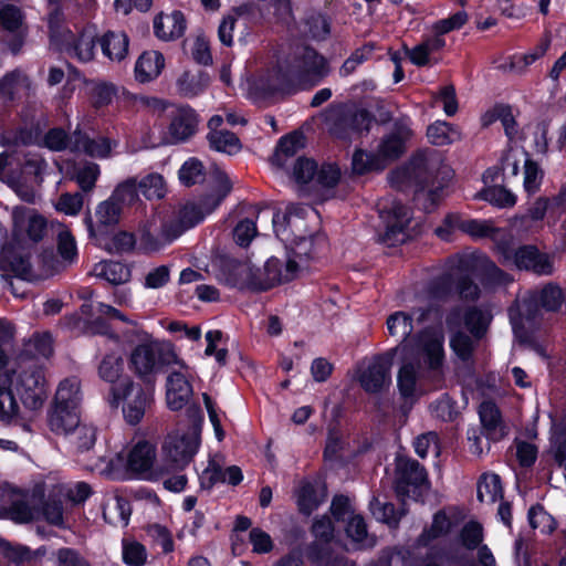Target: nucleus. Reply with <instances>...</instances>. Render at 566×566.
<instances>
[{"mask_svg":"<svg viewBox=\"0 0 566 566\" xmlns=\"http://www.w3.org/2000/svg\"><path fill=\"white\" fill-rule=\"evenodd\" d=\"M328 61L316 50L303 46L276 56L247 80V94L255 103L276 94L293 93L318 85L328 74Z\"/></svg>","mask_w":566,"mask_h":566,"instance_id":"nucleus-1","label":"nucleus"},{"mask_svg":"<svg viewBox=\"0 0 566 566\" xmlns=\"http://www.w3.org/2000/svg\"><path fill=\"white\" fill-rule=\"evenodd\" d=\"M310 217L312 219L316 217V213L310 207L294 203L286 206L284 212L277 211L272 214L276 237L301 261H310L315 256L314 242L321 240L318 235H314L308 227Z\"/></svg>","mask_w":566,"mask_h":566,"instance_id":"nucleus-2","label":"nucleus"},{"mask_svg":"<svg viewBox=\"0 0 566 566\" xmlns=\"http://www.w3.org/2000/svg\"><path fill=\"white\" fill-rule=\"evenodd\" d=\"M411 175L419 185L416 200L426 211H432L443 198V191L452 178L451 168L438 151L415 156L410 164Z\"/></svg>","mask_w":566,"mask_h":566,"instance_id":"nucleus-3","label":"nucleus"},{"mask_svg":"<svg viewBox=\"0 0 566 566\" xmlns=\"http://www.w3.org/2000/svg\"><path fill=\"white\" fill-rule=\"evenodd\" d=\"M410 119L401 117L395 120L392 129L385 135L373 151L356 150L353 155V170L363 175L384 170L389 164L402 156L406 143L411 138Z\"/></svg>","mask_w":566,"mask_h":566,"instance_id":"nucleus-4","label":"nucleus"},{"mask_svg":"<svg viewBox=\"0 0 566 566\" xmlns=\"http://www.w3.org/2000/svg\"><path fill=\"white\" fill-rule=\"evenodd\" d=\"M178 354L170 343H161L155 338L138 344L128 355V367L144 384H155L163 368L172 367Z\"/></svg>","mask_w":566,"mask_h":566,"instance_id":"nucleus-5","label":"nucleus"},{"mask_svg":"<svg viewBox=\"0 0 566 566\" xmlns=\"http://www.w3.org/2000/svg\"><path fill=\"white\" fill-rule=\"evenodd\" d=\"M214 178L218 184V189L198 202H187L182 206L175 218L166 221L171 226V231L179 238L185 231L193 228L201 222L206 216L210 214L221 203L232 189V184L226 172L217 170Z\"/></svg>","mask_w":566,"mask_h":566,"instance_id":"nucleus-6","label":"nucleus"},{"mask_svg":"<svg viewBox=\"0 0 566 566\" xmlns=\"http://www.w3.org/2000/svg\"><path fill=\"white\" fill-rule=\"evenodd\" d=\"M374 116L355 104H333L325 112L327 130L336 138L350 140L368 133Z\"/></svg>","mask_w":566,"mask_h":566,"instance_id":"nucleus-7","label":"nucleus"},{"mask_svg":"<svg viewBox=\"0 0 566 566\" xmlns=\"http://www.w3.org/2000/svg\"><path fill=\"white\" fill-rule=\"evenodd\" d=\"M154 385H142L126 377L111 388L109 403L112 407L122 403L125 420L130 424H137L154 402Z\"/></svg>","mask_w":566,"mask_h":566,"instance_id":"nucleus-8","label":"nucleus"},{"mask_svg":"<svg viewBox=\"0 0 566 566\" xmlns=\"http://www.w3.org/2000/svg\"><path fill=\"white\" fill-rule=\"evenodd\" d=\"M444 335L439 328L428 327L415 334L409 343L401 347L406 359L420 365L421 361L428 369L438 371L444 361Z\"/></svg>","mask_w":566,"mask_h":566,"instance_id":"nucleus-9","label":"nucleus"},{"mask_svg":"<svg viewBox=\"0 0 566 566\" xmlns=\"http://www.w3.org/2000/svg\"><path fill=\"white\" fill-rule=\"evenodd\" d=\"M3 376L9 378L11 387L27 409L34 411L42 408L48 394L41 367L36 364H29L4 373Z\"/></svg>","mask_w":566,"mask_h":566,"instance_id":"nucleus-10","label":"nucleus"},{"mask_svg":"<svg viewBox=\"0 0 566 566\" xmlns=\"http://www.w3.org/2000/svg\"><path fill=\"white\" fill-rule=\"evenodd\" d=\"M499 254L504 265H514L518 270L532 271L537 275H551L554 272L552 258L535 245L527 244L517 249L511 245L510 237L505 243H499Z\"/></svg>","mask_w":566,"mask_h":566,"instance_id":"nucleus-11","label":"nucleus"},{"mask_svg":"<svg viewBox=\"0 0 566 566\" xmlns=\"http://www.w3.org/2000/svg\"><path fill=\"white\" fill-rule=\"evenodd\" d=\"M168 369L166 403L170 410L178 411L186 407L193 396L192 380L196 371L179 356Z\"/></svg>","mask_w":566,"mask_h":566,"instance_id":"nucleus-12","label":"nucleus"},{"mask_svg":"<svg viewBox=\"0 0 566 566\" xmlns=\"http://www.w3.org/2000/svg\"><path fill=\"white\" fill-rule=\"evenodd\" d=\"M199 447V434L193 429L176 431L166 438L163 454L167 470H184L192 460Z\"/></svg>","mask_w":566,"mask_h":566,"instance_id":"nucleus-13","label":"nucleus"},{"mask_svg":"<svg viewBox=\"0 0 566 566\" xmlns=\"http://www.w3.org/2000/svg\"><path fill=\"white\" fill-rule=\"evenodd\" d=\"M379 217L385 226L380 235L384 243L395 245L406 240L405 230L411 220L409 208L394 199L385 200L379 205Z\"/></svg>","mask_w":566,"mask_h":566,"instance_id":"nucleus-14","label":"nucleus"},{"mask_svg":"<svg viewBox=\"0 0 566 566\" xmlns=\"http://www.w3.org/2000/svg\"><path fill=\"white\" fill-rule=\"evenodd\" d=\"M97 31L93 25L83 28L77 33L64 32L56 43L60 51L81 63L91 62L95 57Z\"/></svg>","mask_w":566,"mask_h":566,"instance_id":"nucleus-15","label":"nucleus"},{"mask_svg":"<svg viewBox=\"0 0 566 566\" xmlns=\"http://www.w3.org/2000/svg\"><path fill=\"white\" fill-rule=\"evenodd\" d=\"M307 263L308 261H301L293 253L284 262L270 258L261 271V291L296 279L306 270Z\"/></svg>","mask_w":566,"mask_h":566,"instance_id":"nucleus-16","label":"nucleus"},{"mask_svg":"<svg viewBox=\"0 0 566 566\" xmlns=\"http://www.w3.org/2000/svg\"><path fill=\"white\" fill-rule=\"evenodd\" d=\"M25 35L24 17L20 8L13 4L0 9V44L18 53Z\"/></svg>","mask_w":566,"mask_h":566,"instance_id":"nucleus-17","label":"nucleus"},{"mask_svg":"<svg viewBox=\"0 0 566 566\" xmlns=\"http://www.w3.org/2000/svg\"><path fill=\"white\" fill-rule=\"evenodd\" d=\"M34 509L30 505L28 495L9 484L0 486V518H9L17 523L33 520Z\"/></svg>","mask_w":566,"mask_h":566,"instance_id":"nucleus-18","label":"nucleus"},{"mask_svg":"<svg viewBox=\"0 0 566 566\" xmlns=\"http://www.w3.org/2000/svg\"><path fill=\"white\" fill-rule=\"evenodd\" d=\"M13 234L20 241L39 242L46 233V221L35 210L24 206L12 210Z\"/></svg>","mask_w":566,"mask_h":566,"instance_id":"nucleus-19","label":"nucleus"},{"mask_svg":"<svg viewBox=\"0 0 566 566\" xmlns=\"http://www.w3.org/2000/svg\"><path fill=\"white\" fill-rule=\"evenodd\" d=\"M392 354L376 356L360 371L358 380L365 391L377 394L391 384Z\"/></svg>","mask_w":566,"mask_h":566,"instance_id":"nucleus-20","label":"nucleus"},{"mask_svg":"<svg viewBox=\"0 0 566 566\" xmlns=\"http://www.w3.org/2000/svg\"><path fill=\"white\" fill-rule=\"evenodd\" d=\"M430 313V307H417L412 308L410 313L397 311L387 317L386 325L388 334L391 337L400 339V344L395 350H401L402 345L409 343L413 332V321L418 324H422L428 319Z\"/></svg>","mask_w":566,"mask_h":566,"instance_id":"nucleus-21","label":"nucleus"},{"mask_svg":"<svg viewBox=\"0 0 566 566\" xmlns=\"http://www.w3.org/2000/svg\"><path fill=\"white\" fill-rule=\"evenodd\" d=\"M197 126V114L191 107H176L170 115L167 143L177 144L189 139L196 133Z\"/></svg>","mask_w":566,"mask_h":566,"instance_id":"nucleus-22","label":"nucleus"},{"mask_svg":"<svg viewBox=\"0 0 566 566\" xmlns=\"http://www.w3.org/2000/svg\"><path fill=\"white\" fill-rule=\"evenodd\" d=\"M312 532L315 542L311 545L310 557L318 565H329L332 557L328 549L329 542L334 538V526L327 516L314 521Z\"/></svg>","mask_w":566,"mask_h":566,"instance_id":"nucleus-23","label":"nucleus"},{"mask_svg":"<svg viewBox=\"0 0 566 566\" xmlns=\"http://www.w3.org/2000/svg\"><path fill=\"white\" fill-rule=\"evenodd\" d=\"M427 482V472L412 459H399L397 462L396 492L398 496H409L410 488H418Z\"/></svg>","mask_w":566,"mask_h":566,"instance_id":"nucleus-24","label":"nucleus"},{"mask_svg":"<svg viewBox=\"0 0 566 566\" xmlns=\"http://www.w3.org/2000/svg\"><path fill=\"white\" fill-rule=\"evenodd\" d=\"M226 281L238 289L261 291V270L254 269L248 262L232 261L227 266Z\"/></svg>","mask_w":566,"mask_h":566,"instance_id":"nucleus-25","label":"nucleus"},{"mask_svg":"<svg viewBox=\"0 0 566 566\" xmlns=\"http://www.w3.org/2000/svg\"><path fill=\"white\" fill-rule=\"evenodd\" d=\"M483 434L488 440L499 441L507 433L501 412L492 401H483L479 408Z\"/></svg>","mask_w":566,"mask_h":566,"instance_id":"nucleus-26","label":"nucleus"},{"mask_svg":"<svg viewBox=\"0 0 566 566\" xmlns=\"http://www.w3.org/2000/svg\"><path fill=\"white\" fill-rule=\"evenodd\" d=\"M112 147L111 140L105 137L90 138L86 134L77 130L71 136L70 149L91 157L106 158L111 154Z\"/></svg>","mask_w":566,"mask_h":566,"instance_id":"nucleus-27","label":"nucleus"},{"mask_svg":"<svg viewBox=\"0 0 566 566\" xmlns=\"http://www.w3.org/2000/svg\"><path fill=\"white\" fill-rule=\"evenodd\" d=\"M97 311L99 314H103L107 317L118 318L128 323V326L122 331L123 340L128 345L135 347L138 344L147 343L154 338L149 333L138 326L137 323L128 321V318L122 312L108 304L97 303Z\"/></svg>","mask_w":566,"mask_h":566,"instance_id":"nucleus-28","label":"nucleus"},{"mask_svg":"<svg viewBox=\"0 0 566 566\" xmlns=\"http://www.w3.org/2000/svg\"><path fill=\"white\" fill-rule=\"evenodd\" d=\"M155 34L164 40H175L180 38L186 30V20L180 11L171 13H159L154 20Z\"/></svg>","mask_w":566,"mask_h":566,"instance_id":"nucleus-29","label":"nucleus"},{"mask_svg":"<svg viewBox=\"0 0 566 566\" xmlns=\"http://www.w3.org/2000/svg\"><path fill=\"white\" fill-rule=\"evenodd\" d=\"M165 66V57L159 51H145L135 64V78L148 83L159 76Z\"/></svg>","mask_w":566,"mask_h":566,"instance_id":"nucleus-30","label":"nucleus"},{"mask_svg":"<svg viewBox=\"0 0 566 566\" xmlns=\"http://www.w3.org/2000/svg\"><path fill=\"white\" fill-rule=\"evenodd\" d=\"M80 422L76 409L54 406L48 416L49 428L57 436L66 437Z\"/></svg>","mask_w":566,"mask_h":566,"instance_id":"nucleus-31","label":"nucleus"},{"mask_svg":"<svg viewBox=\"0 0 566 566\" xmlns=\"http://www.w3.org/2000/svg\"><path fill=\"white\" fill-rule=\"evenodd\" d=\"M462 231L474 239L490 238L495 243L497 251L499 243H505L509 238L504 230L494 227L490 220L467 219L465 223H462Z\"/></svg>","mask_w":566,"mask_h":566,"instance_id":"nucleus-32","label":"nucleus"},{"mask_svg":"<svg viewBox=\"0 0 566 566\" xmlns=\"http://www.w3.org/2000/svg\"><path fill=\"white\" fill-rule=\"evenodd\" d=\"M446 45L442 36L433 35L423 39L420 43L407 51V55L412 64L424 66L431 62V55L441 51Z\"/></svg>","mask_w":566,"mask_h":566,"instance_id":"nucleus-33","label":"nucleus"},{"mask_svg":"<svg viewBox=\"0 0 566 566\" xmlns=\"http://www.w3.org/2000/svg\"><path fill=\"white\" fill-rule=\"evenodd\" d=\"M155 458V447L147 441H139L128 453L127 467L135 472H146L151 469Z\"/></svg>","mask_w":566,"mask_h":566,"instance_id":"nucleus-34","label":"nucleus"},{"mask_svg":"<svg viewBox=\"0 0 566 566\" xmlns=\"http://www.w3.org/2000/svg\"><path fill=\"white\" fill-rule=\"evenodd\" d=\"M103 54L112 61H122L128 53L129 40L126 33L108 31L99 40Z\"/></svg>","mask_w":566,"mask_h":566,"instance_id":"nucleus-35","label":"nucleus"},{"mask_svg":"<svg viewBox=\"0 0 566 566\" xmlns=\"http://www.w3.org/2000/svg\"><path fill=\"white\" fill-rule=\"evenodd\" d=\"M82 402L81 382L77 378H66L60 382L54 398V406L78 410Z\"/></svg>","mask_w":566,"mask_h":566,"instance_id":"nucleus-36","label":"nucleus"},{"mask_svg":"<svg viewBox=\"0 0 566 566\" xmlns=\"http://www.w3.org/2000/svg\"><path fill=\"white\" fill-rule=\"evenodd\" d=\"M103 517L112 525L126 526L132 513L129 502L118 495L108 497L103 503Z\"/></svg>","mask_w":566,"mask_h":566,"instance_id":"nucleus-37","label":"nucleus"},{"mask_svg":"<svg viewBox=\"0 0 566 566\" xmlns=\"http://www.w3.org/2000/svg\"><path fill=\"white\" fill-rule=\"evenodd\" d=\"M326 494L322 488L310 482H303L296 491V502L301 513L310 515L324 501Z\"/></svg>","mask_w":566,"mask_h":566,"instance_id":"nucleus-38","label":"nucleus"},{"mask_svg":"<svg viewBox=\"0 0 566 566\" xmlns=\"http://www.w3.org/2000/svg\"><path fill=\"white\" fill-rule=\"evenodd\" d=\"M492 317L489 308L472 306L464 312V325L475 339H480L486 333Z\"/></svg>","mask_w":566,"mask_h":566,"instance_id":"nucleus-39","label":"nucleus"},{"mask_svg":"<svg viewBox=\"0 0 566 566\" xmlns=\"http://www.w3.org/2000/svg\"><path fill=\"white\" fill-rule=\"evenodd\" d=\"M93 274L114 285H120L129 281L130 271L120 262L104 261L95 264Z\"/></svg>","mask_w":566,"mask_h":566,"instance_id":"nucleus-40","label":"nucleus"},{"mask_svg":"<svg viewBox=\"0 0 566 566\" xmlns=\"http://www.w3.org/2000/svg\"><path fill=\"white\" fill-rule=\"evenodd\" d=\"M7 376L0 375V421L10 422L19 416V403Z\"/></svg>","mask_w":566,"mask_h":566,"instance_id":"nucleus-41","label":"nucleus"},{"mask_svg":"<svg viewBox=\"0 0 566 566\" xmlns=\"http://www.w3.org/2000/svg\"><path fill=\"white\" fill-rule=\"evenodd\" d=\"M451 522L443 512H438L433 515L430 527L424 528L416 539L417 547H427L433 541L447 535L450 531Z\"/></svg>","mask_w":566,"mask_h":566,"instance_id":"nucleus-42","label":"nucleus"},{"mask_svg":"<svg viewBox=\"0 0 566 566\" xmlns=\"http://www.w3.org/2000/svg\"><path fill=\"white\" fill-rule=\"evenodd\" d=\"M176 239V235L171 231V226H168L165 221L158 234L154 233L150 229H144L140 234V245L148 252H155Z\"/></svg>","mask_w":566,"mask_h":566,"instance_id":"nucleus-43","label":"nucleus"},{"mask_svg":"<svg viewBox=\"0 0 566 566\" xmlns=\"http://www.w3.org/2000/svg\"><path fill=\"white\" fill-rule=\"evenodd\" d=\"M209 76L203 72H184L177 81L178 91L187 97H192L206 90Z\"/></svg>","mask_w":566,"mask_h":566,"instance_id":"nucleus-44","label":"nucleus"},{"mask_svg":"<svg viewBox=\"0 0 566 566\" xmlns=\"http://www.w3.org/2000/svg\"><path fill=\"white\" fill-rule=\"evenodd\" d=\"M419 367L420 365L407 359L398 371V388L405 398L412 397L416 392Z\"/></svg>","mask_w":566,"mask_h":566,"instance_id":"nucleus-45","label":"nucleus"},{"mask_svg":"<svg viewBox=\"0 0 566 566\" xmlns=\"http://www.w3.org/2000/svg\"><path fill=\"white\" fill-rule=\"evenodd\" d=\"M122 211V207L111 197L98 203L95 210L97 230L103 231L104 228L117 224L119 222Z\"/></svg>","mask_w":566,"mask_h":566,"instance_id":"nucleus-46","label":"nucleus"},{"mask_svg":"<svg viewBox=\"0 0 566 566\" xmlns=\"http://www.w3.org/2000/svg\"><path fill=\"white\" fill-rule=\"evenodd\" d=\"M65 438L78 452L88 451L95 444L96 429L80 422Z\"/></svg>","mask_w":566,"mask_h":566,"instance_id":"nucleus-47","label":"nucleus"},{"mask_svg":"<svg viewBox=\"0 0 566 566\" xmlns=\"http://www.w3.org/2000/svg\"><path fill=\"white\" fill-rule=\"evenodd\" d=\"M29 87V77L21 70H14L0 80V98L11 99L15 93Z\"/></svg>","mask_w":566,"mask_h":566,"instance_id":"nucleus-48","label":"nucleus"},{"mask_svg":"<svg viewBox=\"0 0 566 566\" xmlns=\"http://www.w3.org/2000/svg\"><path fill=\"white\" fill-rule=\"evenodd\" d=\"M123 371V357L116 353L105 355L97 368L99 378L109 384H115L120 378Z\"/></svg>","mask_w":566,"mask_h":566,"instance_id":"nucleus-49","label":"nucleus"},{"mask_svg":"<svg viewBox=\"0 0 566 566\" xmlns=\"http://www.w3.org/2000/svg\"><path fill=\"white\" fill-rule=\"evenodd\" d=\"M502 497L501 479L497 474L485 473L478 483V499L480 502L494 503Z\"/></svg>","mask_w":566,"mask_h":566,"instance_id":"nucleus-50","label":"nucleus"},{"mask_svg":"<svg viewBox=\"0 0 566 566\" xmlns=\"http://www.w3.org/2000/svg\"><path fill=\"white\" fill-rule=\"evenodd\" d=\"M207 138L210 147L220 153L233 155L241 149L239 138L229 130L210 132Z\"/></svg>","mask_w":566,"mask_h":566,"instance_id":"nucleus-51","label":"nucleus"},{"mask_svg":"<svg viewBox=\"0 0 566 566\" xmlns=\"http://www.w3.org/2000/svg\"><path fill=\"white\" fill-rule=\"evenodd\" d=\"M427 136L429 142L437 146L449 145L460 138L459 132L447 122H436L430 125Z\"/></svg>","mask_w":566,"mask_h":566,"instance_id":"nucleus-52","label":"nucleus"},{"mask_svg":"<svg viewBox=\"0 0 566 566\" xmlns=\"http://www.w3.org/2000/svg\"><path fill=\"white\" fill-rule=\"evenodd\" d=\"M82 313L87 316V328L94 334L106 335L112 339L118 340L117 335L112 333L108 324L101 317L97 306L94 308L92 304H83L81 306Z\"/></svg>","mask_w":566,"mask_h":566,"instance_id":"nucleus-53","label":"nucleus"},{"mask_svg":"<svg viewBox=\"0 0 566 566\" xmlns=\"http://www.w3.org/2000/svg\"><path fill=\"white\" fill-rule=\"evenodd\" d=\"M467 558L464 554L430 551L422 558L420 566H464Z\"/></svg>","mask_w":566,"mask_h":566,"instance_id":"nucleus-54","label":"nucleus"},{"mask_svg":"<svg viewBox=\"0 0 566 566\" xmlns=\"http://www.w3.org/2000/svg\"><path fill=\"white\" fill-rule=\"evenodd\" d=\"M123 548V560L128 566H143L147 560V551L146 547L135 541L124 538L122 542Z\"/></svg>","mask_w":566,"mask_h":566,"instance_id":"nucleus-55","label":"nucleus"},{"mask_svg":"<svg viewBox=\"0 0 566 566\" xmlns=\"http://www.w3.org/2000/svg\"><path fill=\"white\" fill-rule=\"evenodd\" d=\"M532 301L538 302L546 311H557L564 301L563 291L555 284H547Z\"/></svg>","mask_w":566,"mask_h":566,"instance_id":"nucleus-56","label":"nucleus"},{"mask_svg":"<svg viewBox=\"0 0 566 566\" xmlns=\"http://www.w3.org/2000/svg\"><path fill=\"white\" fill-rule=\"evenodd\" d=\"M111 198L122 207L132 206L138 200L137 180L128 178L118 184L111 195Z\"/></svg>","mask_w":566,"mask_h":566,"instance_id":"nucleus-57","label":"nucleus"},{"mask_svg":"<svg viewBox=\"0 0 566 566\" xmlns=\"http://www.w3.org/2000/svg\"><path fill=\"white\" fill-rule=\"evenodd\" d=\"M346 533L348 537L363 547L375 545V539L368 536L366 523L360 515H354L348 520Z\"/></svg>","mask_w":566,"mask_h":566,"instance_id":"nucleus-58","label":"nucleus"},{"mask_svg":"<svg viewBox=\"0 0 566 566\" xmlns=\"http://www.w3.org/2000/svg\"><path fill=\"white\" fill-rule=\"evenodd\" d=\"M138 186L143 195L149 200L161 199L167 191L164 177L157 172L147 175L140 180Z\"/></svg>","mask_w":566,"mask_h":566,"instance_id":"nucleus-59","label":"nucleus"},{"mask_svg":"<svg viewBox=\"0 0 566 566\" xmlns=\"http://www.w3.org/2000/svg\"><path fill=\"white\" fill-rule=\"evenodd\" d=\"M527 517L531 527L543 534H549L556 527L554 517L539 505L532 506L528 510Z\"/></svg>","mask_w":566,"mask_h":566,"instance_id":"nucleus-60","label":"nucleus"},{"mask_svg":"<svg viewBox=\"0 0 566 566\" xmlns=\"http://www.w3.org/2000/svg\"><path fill=\"white\" fill-rule=\"evenodd\" d=\"M25 352L36 357L48 358L53 353V339L50 333H36L25 344Z\"/></svg>","mask_w":566,"mask_h":566,"instance_id":"nucleus-61","label":"nucleus"},{"mask_svg":"<svg viewBox=\"0 0 566 566\" xmlns=\"http://www.w3.org/2000/svg\"><path fill=\"white\" fill-rule=\"evenodd\" d=\"M530 160L528 154L518 147L507 149L501 158V168L505 174L516 177L520 172V165Z\"/></svg>","mask_w":566,"mask_h":566,"instance_id":"nucleus-62","label":"nucleus"},{"mask_svg":"<svg viewBox=\"0 0 566 566\" xmlns=\"http://www.w3.org/2000/svg\"><path fill=\"white\" fill-rule=\"evenodd\" d=\"M205 179L203 165L196 158H190L184 163L179 169V180L182 185L190 187L201 182Z\"/></svg>","mask_w":566,"mask_h":566,"instance_id":"nucleus-63","label":"nucleus"},{"mask_svg":"<svg viewBox=\"0 0 566 566\" xmlns=\"http://www.w3.org/2000/svg\"><path fill=\"white\" fill-rule=\"evenodd\" d=\"M544 171L539 165L532 160H525L523 188L528 195L536 193L542 185Z\"/></svg>","mask_w":566,"mask_h":566,"instance_id":"nucleus-64","label":"nucleus"}]
</instances>
